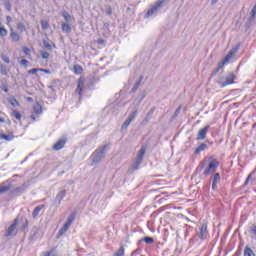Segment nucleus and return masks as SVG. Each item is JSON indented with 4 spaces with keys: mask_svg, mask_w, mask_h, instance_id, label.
<instances>
[{
    "mask_svg": "<svg viewBox=\"0 0 256 256\" xmlns=\"http://www.w3.org/2000/svg\"><path fill=\"white\" fill-rule=\"evenodd\" d=\"M107 149H109V144H105L104 146L96 149L92 153V155L90 157V159L92 161V163L90 164L91 167H93L97 163H101V161H103V159H105V153H106Z\"/></svg>",
    "mask_w": 256,
    "mask_h": 256,
    "instance_id": "f257e3e1",
    "label": "nucleus"
},
{
    "mask_svg": "<svg viewBox=\"0 0 256 256\" xmlns=\"http://www.w3.org/2000/svg\"><path fill=\"white\" fill-rule=\"evenodd\" d=\"M217 169H219V161L215 157L210 156L208 158V166L204 169L203 172L204 175H213Z\"/></svg>",
    "mask_w": 256,
    "mask_h": 256,
    "instance_id": "f03ea898",
    "label": "nucleus"
},
{
    "mask_svg": "<svg viewBox=\"0 0 256 256\" xmlns=\"http://www.w3.org/2000/svg\"><path fill=\"white\" fill-rule=\"evenodd\" d=\"M235 79H237L235 74L229 73L224 78H222L220 81H218V84L223 89V88L227 87V85H233V83H235Z\"/></svg>",
    "mask_w": 256,
    "mask_h": 256,
    "instance_id": "7ed1b4c3",
    "label": "nucleus"
},
{
    "mask_svg": "<svg viewBox=\"0 0 256 256\" xmlns=\"http://www.w3.org/2000/svg\"><path fill=\"white\" fill-rule=\"evenodd\" d=\"M165 0H157L156 3L147 11L146 17H151L157 14V11L163 7Z\"/></svg>",
    "mask_w": 256,
    "mask_h": 256,
    "instance_id": "20e7f679",
    "label": "nucleus"
},
{
    "mask_svg": "<svg viewBox=\"0 0 256 256\" xmlns=\"http://www.w3.org/2000/svg\"><path fill=\"white\" fill-rule=\"evenodd\" d=\"M238 48L231 49L228 54L223 58V60L218 64L219 69L225 67L229 61L235 56V53H237Z\"/></svg>",
    "mask_w": 256,
    "mask_h": 256,
    "instance_id": "39448f33",
    "label": "nucleus"
},
{
    "mask_svg": "<svg viewBox=\"0 0 256 256\" xmlns=\"http://www.w3.org/2000/svg\"><path fill=\"white\" fill-rule=\"evenodd\" d=\"M238 48L231 49L228 54L223 58V60L218 64L219 69L225 67L229 61L235 56V53H237Z\"/></svg>",
    "mask_w": 256,
    "mask_h": 256,
    "instance_id": "423d86ee",
    "label": "nucleus"
},
{
    "mask_svg": "<svg viewBox=\"0 0 256 256\" xmlns=\"http://www.w3.org/2000/svg\"><path fill=\"white\" fill-rule=\"evenodd\" d=\"M73 221H75V214H71L68 217L67 222L64 224V226L59 231L60 236L67 233V231H69V227H71V225H73Z\"/></svg>",
    "mask_w": 256,
    "mask_h": 256,
    "instance_id": "0eeeda50",
    "label": "nucleus"
},
{
    "mask_svg": "<svg viewBox=\"0 0 256 256\" xmlns=\"http://www.w3.org/2000/svg\"><path fill=\"white\" fill-rule=\"evenodd\" d=\"M83 89H85V77H80L77 82V88L75 90L76 95H79V99H81V93H83Z\"/></svg>",
    "mask_w": 256,
    "mask_h": 256,
    "instance_id": "6e6552de",
    "label": "nucleus"
},
{
    "mask_svg": "<svg viewBox=\"0 0 256 256\" xmlns=\"http://www.w3.org/2000/svg\"><path fill=\"white\" fill-rule=\"evenodd\" d=\"M17 225H19V219H15L14 222L9 226L5 233V237H12V235H15V231L17 229Z\"/></svg>",
    "mask_w": 256,
    "mask_h": 256,
    "instance_id": "1a4fd4ad",
    "label": "nucleus"
},
{
    "mask_svg": "<svg viewBox=\"0 0 256 256\" xmlns=\"http://www.w3.org/2000/svg\"><path fill=\"white\" fill-rule=\"evenodd\" d=\"M67 195V191L66 190H61L55 197L54 201H53V205H55L56 207H59V205H61V201H63V199H65Z\"/></svg>",
    "mask_w": 256,
    "mask_h": 256,
    "instance_id": "9d476101",
    "label": "nucleus"
},
{
    "mask_svg": "<svg viewBox=\"0 0 256 256\" xmlns=\"http://www.w3.org/2000/svg\"><path fill=\"white\" fill-rule=\"evenodd\" d=\"M197 237L201 239V241L207 239L209 237V232L207 231V224H202L199 232L197 233Z\"/></svg>",
    "mask_w": 256,
    "mask_h": 256,
    "instance_id": "9b49d317",
    "label": "nucleus"
},
{
    "mask_svg": "<svg viewBox=\"0 0 256 256\" xmlns=\"http://www.w3.org/2000/svg\"><path fill=\"white\" fill-rule=\"evenodd\" d=\"M210 127L211 126L207 125L198 131L197 138H196L197 141H203L207 137V133L209 132Z\"/></svg>",
    "mask_w": 256,
    "mask_h": 256,
    "instance_id": "f8f14e48",
    "label": "nucleus"
},
{
    "mask_svg": "<svg viewBox=\"0 0 256 256\" xmlns=\"http://www.w3.org/2000/svg\"><path fill=\"white\" fill-rule=\"evenodd\" d=\"M65 143H67V139H65V138H62V139L58 140L53 145L54 151H61V149H63V147H65Z\"/></svg>",
    "mask_w": 256,
    "mask_h": 256,
    "instance_id": "ddd939ff",
    "label": "nucleus"
},
{
    "mask_svg": "<svg viewBox=\"0 0 256 256\" xmlns=\"http://www.w3.org/2000/svg\"><path fill=\"white\" fill-rule=\"evenodd\" d=\"M10 37L12 43H19V41H21V36H19V33L14 31L13 29L10 30Z\"/></svg>",
    "mask_w": 256,
    "mask_h": 256,
    "instance_id": "4468645a",
    "label": "nucleus"
},
{
    "mask_svg": "<svg viewBox=\"0 0 256 256\" xmlns=\"http://www.w3.org/2000/svg\"><path fill=\"white\" fill-rule=\"evenodd\" d=\"M33 110L36 115H41L43 113V107L39 102L34 105Z\"/></svg>",
    "mask_w": 256,
    "mask_h": 256,
    "instance_id": "2eb2a0df",
    "label": "nucleus"
},
{
    "mask_svg": "<svg viewBox=\"0 0 256 256\" xmlns=\"http://www.w3.org/2000/svg\"><path fill=\"white\" fill-rule=\"evenodd\" d=\"M209 146H207V144L202 143L200 144L196 149H195V155H199V153H201V151H205L206 149H208Z\"/></svg>",
    "mask_w": 256,
    "mask_h": 256,
    "instance_id": "dca6fc26",
    "label": "nucleus"
},
{
    "mask_svg": "<svg viewBox=\"0 0 256 256\" xmlns=\"http://www.w3.org/2000/svg\"><path fill=\"white\" fill-rule=\"evenodd\" d=\"M41 256H57V250L55 248H51L48 251L42 252Z\"/></svg>",
    "mask_w": 256,
    "mask_h": 256,
    "instance_id": "f3484780",
    "label": "nucleus"
},
{
    "mask_svg": "<svg viewBox=\"0 0 256 256\" xmlns=\"http://www.w3.org/2000/svg\"><path fill=\"white\" fill-rule=\"evenodd\" d=\"M221 175L219 173H215L213 180H212V189H215L217 187V182L220 181Z\"/></svg>",
    "mask_w": 256,
    "mask_h": 256,
    "instance_id": "a211bd4d",
    "label": "nucleus"
},
{
    "mask_svg": "<svg viewBox=\"0 0 256 256\" xmlns=\"http://www.w3.org/2000/svg\"><path fill=\"white\" fill-rule=\"evenodd\" d=\"M43 207H45V205H39L37 206L33 213H32V217L35 219L37 217V215H39V213H41V211L43 210Z\"/></svg>",
    "mask_w": 256,
    "mask_h": 256,
    "instance_id": "6ab92c4d",
    "label": "nucleus"
},
{
    "mask_svg": "<svg viewBox=\"0 0 256 256\" xmlns=\"http://www.w3.org/2000/svg\"><path fill=\"white\" fill-rule=\"evenodd\" d=\"M141 81H143V76H140L138 81L134 84L132 88V93H135L139 87H141Z\"/></svg>",
    "mask_w": 256,
    "mask_h": 256,
    "instance_id": "aec40b11",
    "label": "nucleus"
},
{
    "mask_svg": "<svg viewBox=\"0 0 256 256\" xmlns=\"http://www.w3.org/2000/svg\"><path fill=\"white\" fill-rule=\"evenodd\" d=\"M0 137L5 141H13L15 139V135L13 134H1Z\"/></svg>",
    "mask_w": 256,
    "mask_h": 256,
    "instance_id": "412c9836",
    "label": "nucleus"
},
{
    "mask_svg": "<svg viewBox=\"0 0 256 256\" xmlns=\"http://www.w3.org/2000/svg\"><path fill=\"white\" fill-rule=\"evenodd\" d=\"M141 163H143V158H139L136 156L135 164L132 168L133 171H137V169H139V165H141Z\"/></svg>",
    "mask_w": 256,
    "mask_h": 256,
    "instance_id": "4be33fe9",
    "label": "nucleus"
},
{
    "mask_svg": "<svg viewBox=\"0 0 256 256\" xmlns=\"http://www.w3.org/2000/svg\"><path fill=\"white\" fill-rule=\"evenodd\" d=\"M139 114V112L136 110H133L127 117V119L130 121V122H133L135 117H137V115Z\"/></svg>",
    "mask_w": 256,
    "mask_h": 256,
    "instance_id": "5701e85b",
    "label": "nucleus"
},
{
    "mask_svg": "<svg viewBox=\"0 0 256 256\" xmlns=\"http://www.w3.org/2000/svg\"><path fill=\"white\" fill-rule=\"evenodd\" d=\"M0 73L4 76L8 75L9 70L7 69V66H5V64H0Z\"/></svg>",
    "mask_w": 256,
    "mask_h": 256,
    "instance_id": "b1692460",
    "label": "nucleus"
},
{
    "mask_svg": "<svg viewBox=\"0 0 256 256\" xmlns=\"http://www.w3.org/2000/svg\"><path fill=\"white\" fill-rule=\"evenodd\" d=\"M73 71L76 75H81L83 73V67L81 65H74Z\"/></svg>",
    "mask_w": 256,
    "mask_h": 256,
    "instance_id": "393cba45",
    "label": "nucleus"
},
{
    "mask_svg": "<svg viewBox=\"0 0 256 256\" xmlns=\"http://www.w3.org/2000/svg\"><path fill=\"white\" fill-rule=\"evenodd\" d=\"M8 103H10L12 107H19V105H21L15 98H8Z\"/></svg>",
    "mask_w": 256,
    "mask_h": 256,
    "instance_id": "a878e982",
    "label": "nucleus"
},
{
    "mask_svg": "<svg viewBox=\"0 0 256 256\" xmlns=\"http://www.w3.org/2000/svg\"><path fill=\"white\" fill-rule=\"evenodd\" d=\"M142 241H144V243H146L147 245H153V243H155V240L149 236L144 237Z\"/></svg>",
    "mask_w": 256,
    "mask_h": 256,
    "instance_id": "bb28decb",
    "label": "nucleus"
},
{
    "mask_svg": "<svg viewBox=\"0 0 256 256\" xmlns=\"http://www.w3.org/2000/svg\"><path fill=\"white\" fill-rule=\"evenodd\" d=\"M11 117H14L15 119H17V121H21V113H19V111L17 110H13L11 113Z\"/></svg>",
    "mask_w": 256,
    "mask_h": 256,
    "instance_id": "cd10ccee",
    "label": "nucleus"
},
{
    "mask_svg": "<svg viewBox=\"0 0 256 256\" xmlns=\"http://www.w3.org/2000/svg\"><path fill=\"white\" fill-rule=\"evenodd\" d=\"M113 256H125V248L121 246Z\"/></svg>",
    "mask_w": 256,
    "mask_h": 256,
    "instance_id": "c85d7f7f",
    "label": "nucleus"
},
{
    "mask_svg": "<svg viewBox=\"0 0 256 256\" xmlns=\"http://www.w3.org/2000/svg\"><path fill=\"white\" fill-rule=\"evenodd\" d=\"M244 256H255V252L249 247L244 249Z\"/></svg>",
    "mask_w": 256,
    "mask_h": 256,
    "instance_id": "c756f323",
    "label": "nucleus"
},
{
    "mask_svg": "<svg viewBox=\"0 0 256 256\" xmlns=\"http://www.w3.org/2000/svg\"><path fill=\"white\" fill-rule=\"evenodd\" d=\"M131 123H132L131 120L126 119L121 126L122 131H126V129H128V127H129V125H131Z\"/></svg>",
    "mask_w": 256,
    "mask_h": 256,
    "instance_id": "7c9ffc66",
    "label": "nucleus"
},
{
    "mask_svg": "<svg viewBox=\"0 0 256 256\" xmlns=\"http://www.w3.org/2000/svg\"><path fill=\"white\" fill-rule=\"evenodd\" d=\"M255 172H256V170H254L253 172H251L248 175V177H247V179L245 181V185H247L250 181H255V178L253 177V175H255Z\"/></svg>",
    "mask_w": 256,
    "mask_h": 256,
    "instance_id": "2f4dec72",
    "label": "nucleus"
},
{
    "mask_svg": "<svg viewBox=\"0 0 256 256\" xmlns=\"http://www.w3.org/2000/svg\"><path fill=\"white\" fill-rule=\"evenodd\" d=\"M62 31L64 33H71V26L69 24H62Z\"/></svg>",
    "mask_w": 256,
    "mask_h": 256,
    "instance_id": "473e14b6",
    "label": "nucleus"
},
{
    "mask_svg": "<svg viewBox=\"0 0 256 256\" xmlns=\"http://www.w3.org/2000/svg\"><path fill=\"white\" fill-rule=\"evenodd\" d=\"M147 150L145 149V147H142L140 150H139V152H138V154H137V156L136 157H138V158H140V159H143V157H145V152H146Z\"/></svg>",
    "mask_w": 256,
    "mask_h": 256,
    "instance_id": "72a5a7b5",
    "label": "nucleus"
},
{
    "mask_svg": "<svg viewBox=\"0 0 256 256\" xmlns=\"http://www.w3.org/2000/svg\"><path fill=\"white\" fill-rule=\"evenodd\" d=\"M40 23L43 31H47V29H49V22H47V20H42Z\"/></svg>",
    "mask_w": 256,
    "mask_h": 256,
    "instance_id": "f704fd0d",
    "label": "nucleus"
},
{
    "mask_svg": "<svg viewBox=\"0 0 256 256\" xmlns=\"http://www.w3.org/2000/svg\"><path fill=\"white\" fill-rule=\"evenodd\" d=\"M7 35H9V31L5 27H0V37H7Z\"/></svg>",
    "mask_w": 256,
    "mask_h": 256,
    "instance_id": "c9c22d12",
    "label": "nucleus"
},
{
    "mask_svg": "<svg viewBox=\"0 0 256 256\" xmlns=\"http://www.w3.org/2000/svg\"><path fill=\"white\" fill-rule=\"evenodd\" d=\"M11 189V186H0V195H2V193H7V191H9Z\"/></svg>",
    "mask_w": 256,
    "mask_h": 256,
    "instance_id": "e433bc0d",
    "label": "nucleus"
},
{
    "mask_svg": "<svg viewBox=\"0 0 256 256\" xmlns=\"http://www.w3.org/2000/svg\"><path fill=\"white\" fill-rule=\"evenodd\" d=\"M62 17L65 19L66 23H69V21L71 20V14L67 12H63Z\"/></svg>",
    "mask_w": 256,
    "mask_h": 256,
    "instance_id": "4c0bfd02",
    "label": "nucleus"
},
{
    "mask_svg": "<svg viewBox=\"0 0 256 256\" xmlns=\"http://www.w3.org/2000/svg\"><path fill=\"white\" fill-rule=\"evenodd\" d=\"M43 45L47 51H51V49H53V46H51V44H49V42L46 40L43 41Z\"/></svg>",
    "mask_w": 256,
    "mask_h": 256,
    "instance_id": "58836bf2",
    "label": "nucleus"
},
{
    "mask_svg": "<svg viewBox=\"0 0 256 256\" xmlns=\"http://www.w3.org/2000/svg\"><path fill=\"white\" fill-rule=\"evenodd\" d=\"M41 71V68H33L28 71V75H35V73H39Z\"/></svg>",
    "mask_w": 256,
    "mask_h": 256,
    "instance_id": "ea45409f",
    "label": "nucleus"
},
{
    "mask_svg": "<svg viewBox=\"0 0 256 256\" xmlns=\"http://www.w3.org/2000/svg\"><path fill=\"white\" fill-rule=\"evenodd\" d=\"M17 27H18V30L19 31H27V28L25 27V24L24 23H21V22H19L18 23V25H17Z\"/></svg>",
    "mask_w": 256,
    "mask_h": 256,
    "instance_id": "a19ab883",
    "label": "nucleus"
},
{
    "mask_svg": "<svg viewBox=\"0 0 256 256\" xmlns=\"http://www.w3.org/2000/svg\"><path fill=\"white\" fill-rule=\"evenodd\" d=\"M1 59H2V61H4V63H7V64L11 63V60L9 59V57L7 55L2 54Z\"/></svg>",
    "mask_w": 256,
    "mask_h": 256,
    "instance_id": "79ce46f5",
    "label": "nucleus"
},
{
    "mask_svg": "<svg viewBox=\"0 0 256 256\" xmlns=\"http://www.w3.org/2000/svg\"><path fill=\"white\" fill-rule=\"evenodd\" d=\"M41 57L42 59H49V54L47 51H41Z\"/></svg>",
    "mask_w": 256,
    "mask_h": 256,
    "instance_id": "37998d69",
    "label": "nucleus"
},
{
    "mask_svg": "<svg viewBox=\"0 0 256 256\" xmlns=\"http://www.w3.org/2000/svg\"><path fill=\"white\" fill-rule=\"evenodd\" d=\"M251 18L255 19V15H256V5L252 8L251 12H250Z\"/></svg>",
    "mask_w": 256,
    "mask_h": 256,
    "instance_id": "c03bdc74",
    "label": "nucleus"
},
{
    "mask_svg": "<svg viewBox=\"0 0 256 256\" xmlns=\"http://www.w3.org/2000/svg\"><path fill=\"white\" fill-rule=\"evenodd\" d=\"M20 65H22L23 67H27L29 65V61L28 60H25V59H22L20 61Z\"/></svg>",
    "mask_w": 256,
    "mask_h": 256,
    "instance_id": "a18cd8bd",
    "label": "nucleus"
},
{
    "mask_svg": "<svg viewBox=\"0 0 256 256\" xmlns=\"http://www.w3.org/2000/svg\"><path fill=\"white\" fill-rule=\"evenodd\" d=\"M4 5H5V8L7 9V11H11V3L9 1L6 0Z\"/></svg>",
    "mask_w": 256,
    "mask_h": 256,
    "instance_id": "49530a36",
    "label": "nucleus"
},
{
    "mask_svg": "<svg viewBox=\"0 0 256 256\" xmlns=\"http://www.w3.org/2000/svg\"><path fill=\"white\" fill-rule=\"evenodd\" d=\"M22 51H23L24 55H29V53H31V49H29V48H27V47H24V48L22 49Z\"/></svg>",
    "mask_w": 256,
    "mask_h": 256,
    "instance_id": "de8ad7c7",
    "label": "nucleus"
},
{
    "mask_svg": "<svg viewBox=\"0 0 256 256\" xmlns=\"http://www.w3.org/2000/svg\"><path fill=\"white\" fill-rule=\"evenodd\" d=\"M41 73H46V75H51V70L40 68Z\"/></svg>",
    "mask_w": 256,
    "mask_h": 256,
    "instance_id": "09e8293b",
    "label": "nucleus"
},
{
    "mask_svg": "<svg viewBox=\"0 0 256 256\" xmlns=\"http://www.w3.org/2000/svg\"><path fill=\"white\" fill-rule=\"evenodd\" d=\"M139 253H141V249H136L132 252L131 256L139 255Z\"/></svg>",
    "mask_w": 256,
    "mask_h": 256,
    "instance_id": "8fccbe9b",
    "label": "nucleus"
},
{
    "mask_svg": "<svg viewBox=\"0 0 256 256\" xmlns=\"http://www.w3.org/2000/svg\"><path fill=\"white\" fill-rule=\"evenodd\" d=\"M107 15H111L113 13V10L111 9V7H108L106 10Z\"/></svg>",
    "mask_w": 256,
    "mask_h": 256,
    "instance_id": "3c124183",
    "label": "nucleus"
},
{
    "mask_svg": "<svg viewBox=\"0 0 256 256\" xmlns=\"http://www.w3.org/2000/svg\"><path fill=\"white\" fill-rule=\"evenodd\" d=\"M180 112H181V106L176 109L175 115H179Z\"/></svg>",
    "mask_w": 256,
    "mask_h": 256,
    "instance_id": "603ef678",
    "label": "nucleus"
},
{
    "mask_svg": "<svg viewBox=\"0 0 256 256\" xmlns=\"http://www.w3.org/2000/svg\"><path fill=\"white\" fill-rule=\"evenodd\" d=\"M211 3L212 5H217V3H219V0H212Z\"/></svg>",
    "mask_w": 256,
    "mask_h": 256,
    "instance_id": "864d4df0",
    "label": "nucleus"
},
{
    "mask_svg": "<svg viewBox=\"0 0 256 256\" xmlns=\"http://www.w3.org/2000/svg\"><path fill=\"white\" fill-rule=\"evenodd\" d=\"M27 101H29L30 103H32V101H33V98H31V97H28V98H27Z\"/></svg>",
    "mask_w": 256,
    "mask_h": 256,
    "instance_id": "5fc2aeb1",
    "label": "nucleus"
},
{
    "mask_svg": "<svg viewBox=\"0 0 256 256\" xmlns=\"http://www.w3.org/2000/svg\"><path fill=\"white\" fill-rule=\"evenodd\" d=\"M0 123H5V118H0Z\"/></svg>",
    "mask_w": 256,
    "mask_h": 256,
    "instance_id": "6e6d98bb",
    "label": "nucleus"
},
{
    "mask_svg": "<svg viewBox=\"0 0 256 256\" xmlns=\"http://www.w3.org/2000/svg\"><path fill=\"white\" fill-rule=\"evenodd\" d=\"M153 108L150 110V112L148 113V115H153Z\"/></svg>",
    "mask_w": 256,
    "mask_h": 256,
    "instance_id": "4d7b16f0",
    "label": "nucleus"
},
{
    "mask_svg": "<svg viewBox=\"0 0 256 256\" xmlns=\"http://www.w3.org/2000/svg\"><path fill=\"white\" fill-rule=\"evenodd\" d=\"M31 120L35 121V115H31Z\"/></svg>",
    "mask_w": 256,
    "mask_h": 256,
    "instance_id": "13d9d810",
    "label": "nucleus"
},
{
    "mask_svg": "<svg viewBox=\"0 0 256 256\" xmlns=\"http://www.w3.org/2000/svg\"><path fill=\"white\" fill-rule=\"evenodd\" d=\"M7 21H11V16H7Z\"/></svg>",
    "mask_w": 256,
    "mask_h": 256,
    "instance_id": "bf43d9fd",
    "label": "nucleus"
},
{
    "mask_svg": "<svg viewBox=\"0 0 256 256\" xmlns=\"http://www.w3.org/2000/svg\"><path fill=\"white\" fill-rule=\"evenodd\" d=\"M4 91H5V93H8L9 89L5 88Z\"/></svg>",
    "mask_w": 256,
    "mask_h": 256,
    "instance_id": "052dcab7",
    "label": "nucleus"
},
{
    "mask_svg": "<svg viewBox=\"0 0 256 256\" xmlns=\"http://www.w3.org/2000/svg\"><path fill=\"white\" fill-rule=\"evenodd\" d=\"M101 43H103V40H101V41L99 42L100 45H101Z\"/></svg>",
    "mask_w": 256,
    "mask_h": 256,
    "instance_id": "680f3d73",
    "label": "nucleus"
}]
</instances>
